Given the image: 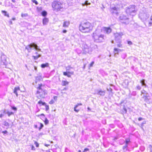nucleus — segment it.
Returning a JSON list of instances; mask_svg holds the SVG:
<instances>
[{
	"mask_svg": "<svg viewBox=\"0 0 152 152\" xmlns=\"http://www.w3.org/2000/svg\"><path fill=\"white\" fill-rule=\"evenodd\" d=\"M105 91H102L101 90H100L98 91L97 94L101 96H103L105 95Z\"/></svg>",
	"mask_w": 152,
	"mask_h": 152,
	"instance_id": "4468645a",
	"label": "nucleus"
},
{
	"mask_svg": "<svg viewBox=\"0 0 152 152\" xmlns=\"http://www.w3.org/2000/svg\"><path fill=\"white\" fill-rule=\"evenodd\" d=\"M141 93L142 94H147V92L145 91L144 90H143L142 91H141Z\"/></svg>",
	"mask_w": 152,
	"mask_h": 152,
	"instance_id": "58836bf2",
	"label": "nucleus"
},
{
	"mask_svg": "<svg viewBox=\"0 0 152 152\" xmlns=\"http://www.w3.org/2000/svg\"><path fill=\"white\" fill-rule=\"evenodd\" d=\"M44 87V86L42 84H40L39 85V86L37 87V93L39 94L40 97L42 98H44L45 95L47 94L46 91L43 89Z\"/></svg>",
	"mask_w": 152,
	"mask_h": 152,
	"instance_id": "7ed1b4c3",
	"label": "nucleus"
},
{
	"mask_svg": "<svg viewBox=\"0 0 152 152\" xmlns=\"http://www.w3.org/2000/svg\"><path fill=\"white\" fill-rule=\"evenodd\" d=\"M40 126L39 128V130H40L43 128V127L44 126L43 125L42 123H40Z\"/></svg>",
	"mask_w": 152,
	"mask_h": 152,
	"instance_id": "e433bc0d",
	"label": "nucleus"
},
{
	"mask_svg": "<svg viewBox=\"0 0 152 152\" xmlns=\"http://www.w3.org/2000/svg\"><path fill=\"white\" fill-rule=\"evenodd\" d=\"M25 49L27 50L28 53L31 52V50L33 49H35L39 51H41V49L38 45L34 43H32L28 45L26 47Z\"/></svg>",
	"mask_w": 152,
	"mask_h": 152,
	"instance_id": "20e7f679",
	"label": "nucleus"
},
{
	"mask_svg": "<svg viewBox=\"0 0 152 152\" xmlns=\"http://www.w3.org/2000/svg\"><path fill=\"white\" fill-rule=\"evenodd\" d=\"M110 11L113 14H115L117 15L118 14V11H119V8L116 7H111L110 9Z\"/></svg>",
	"mask_w": 152,
	"mask_h": 152,
	"instance_id": "1a4fd4ad",
	"label": "nucleus"
},
{
	"mask_svg": "<svg viewBox=\"0 0 152 152\" xmlns=\"http://www.w3.org/2000/svg\"><path fill=\"white\" fill-rule=\"evenodd\" d=\"M35 144L36 147H39V144L37 142H35Z\"/></svg>",
	"mask_w": 152,
	"mask_h": 152,
	"instance_id": "09e8293b",
	"label": "nucleus"
},
{
	"mask_svg": "<svg viewBox=\"0 0 152 152\" xmlns=\"http://www.w3.org/2000/svg\"><path fill=\"white\" fill-rule=\"evenodd\" d=\"M22 17H26L28 16V14L27 13L22 14L21 15Z\"/></svg>",
	"mask_w": 152,
	"mask_h": 152,
	"instance_id": "c9c22d12",
	"label": "nucleus"
},
{
	"mask_svg": "<svg viewBox=\"0 0 152 152\" xmlns=\"http://www.w3.org/2000/svg\"><path fill=\"white\" fill-rule=\"evenodd\" d=\"M69 82H67L66 81L63 80L62 81L61 84L63 86H66V85H68Z\"/></svg>",
	"mask_w": 152,
	"mask_h": 152,
	"instance_id": "b1692460",
	"label": "nucleus"
},
{
	"mask_svg": "<svg viewBox=\"0 0 152 152\" xmlns=\"http://www.w3.org/2000/svg\"><path fill=\"white\" fill-rule=\"evenodd\" d=\"M48 22V18H45L43 20V24L44 25H46Z\"/></svg>",
	"mask_w": 152,
	"mask_h": 152,
	"instance_id": "aec40b11",
	"label": "nucleus"
},
{
	"mask_svg": "<svg viewBox=\"0 0 152 152\" xmlns=\"http://www.w3.org/2000/svg\"><path fill=\"white\" fill-rule=\"evenodd\" d=\"M139 18L142 21H146L149 17V15L145 10L141 11L139 15Z\"/></svg>",
	"mask_w": 152,
	"mask_h": 152,
	"instance_id": "423d86ee",
	"label": "nucleus"
},
{
	"mask_svg": "<svg viewBox=\"0 0 152 152\" xmlns=\"http://www.w3.org/2000/svg\"><path fill=\"white\" fill-rule=\"evenodd\" d=\"M128 145L126 144H125V145L123 146V149L124 152L127 150Z\"/></svg>",
	"mask_w": 152,
	"mask_h": 152,
	"instance_id": "bb28decb",
	"label": "nucleus"
},
{
	"mask_svg": "<svg viewBox=\"0 0 152 152\" xmlns=\"http://www.w3.org/2000/svg\"><path fill=\"white\" fill-rule=\"evenodd\" d=\"M41 14L42 16H45L47 15V12L45 11H44L42 12Z\"/></svg>",
	"mask_w": 152,
	"mask_h": 152,
	"instance_id": "7c9ffc66",
	"label": "nucleus"
},
{
	"mask_svg": "<svg viewBox=\"0 0 152 152\" xmlns=\"http://www.w3.org/2000/svg\"><path fill=\"white\" fill-rule=\"evenodd\" d=\"M120 19L121 20H126L128 19V18L127 16L122 15L120 16Z\"/></svg>",
	"mask_w": 152,
	"mask_h": 152,
	"instance_id": "dca6fc26",
	"label": "nucleus"
},
{
	"mask_svg": "<svg viewBox=\"0 0 152 152\" xmlns=\"http://www.w3.org/2000/svg\"><path fill=\"white\" fill-rule=\"evenodd\" d=\"M107 90L108 91H112V89L110 88L109 89L107 88Z\"/></svg>",
	"mask_w": 152,
	"mask_h": 152,
	"instance_id": "bf43d9fd",
	"label": "nucleus"
},
{
	"mask_svg": "<svg viewBox=\"0 0 152 152\" xmlns=\"http://www.w3.org/2000/svg\"><path fill=\"white\" fill-rule=\"evenodd\" d=\"M44 122L45 124V125H47L49 121L47 118H45L44 121Z\"/></svg>",
	"mask_w": 152,
	"mask_h": 152,
	"instance_id": "f704fd0d",
	"label": "nucleus"
},
{
	"mask_svg": "<svg viewBox=\"0 0 152 152\" xmlns=\"http://www.w3.org/2000/svg\"><path fill=\"white\" fill-rule=\"evenodd\" d=\"M31 1L33 2V3H35L36 5H37L38 4V2L36 0H31Z\"/></svg>",
	"mask_w": 152,
	"mask_h": 152,
	"instance_id": "a19ab883",
	"label": "nucleus"
},
{
	"mask_svg": "<svg viewBox=\"0 0 152 152\" xmlns=\"http://www.w3.org/2000/svg\"><path fill=\"white\" fill-rule=\"evenodd\" d=\"M19 90H20V88L19 87H15L14 88V93L15 94L17 97H18V96L17 91Z\"/></svg>",
	"mask_w": 152,
	"mask_h": 152,
	"instance_id": "f3484780",
	"label": "nucleus"
},
{
	"mask_svg": "<svg viewBox=\"0 0 152 152\" xmlns=\"http://www.w3.org/2000/svg\"><path fill=\"white\" fill-rule=\"evenodd\" d=\"M102 31H103V32L106 34H109L111 33L112 31L111 29L109 27H103L102 29Z\"/></svg>",
	"mask_w": 152,
	"mask_h": 152,
	"instance_id": "f8f14e48",
	"label": "nucleus"
},
{
	"mask_svg": "<svg viewBox=\"0 0 152 152\" xmlns=\"http://www.w3.org/2000/svg\"><path fill=\"white\" fill-rule=\"evenodd\" d=\"M94 64V61H92L90 64L89 65V67H91L93 66V64Z\"/></svg>",
	"mask_w": 152,
	"mask_h": 152,
	"instance_id": "4c0bfd02",
	"label": "nucleus"
},
{
	"mask_svg": "<svg viewBox=\"0 0 152 152\" xmlns=\"http://www.w3.org/2000/svg\"><path fill=\"white\" fill-rule=\"evenodd\" d=\"M4 125L6 126L7 127H9V124L6 121H5L4 122Z\"/></svg>",
	"mask_w": 152,
	"mask_h": 152,
	"instance_id": "72a5a7b5",
	"label": "nucleus"
},
{
	"mask_svg": "<svg viewBox=\"0 0 152 152\" xmlns=\"http://www.w3.org/2000/svg\"><path fill=\"white\" fill-rule=\"evenodd\" d=\"M66 32H67L66 30H64L63 31V33H66Z\"/></svg>",
	"mask_w": 152,
	"mask_h": 152,
	"instance_id": "680f3d73",
	"label": "nucleus"
},
{
	"mask_svg": "<svg viewBox=\"0 0 152 152\" xmlns=\"http://www.w3.org/2000/svg\"><path fill=\"white\" fill-rule=\"evenodd\" d=\"M92 26L88 22L83 21L81 23L79 26V30L83 33H89L92 30Z\"/></svg>",
	"mask_w": 152,
	"mask_h": 152,
	"instance_id": "f257e3e1",
	"label": "nucleus"
},
{
	"mask_svg": "<svg viewBox=\"0 0 152 152\" xmlns=\"http://www.w3.org/2000/svg\"><path fill=\"white\" fill-rule=\"evenodd\" d=\"M2 133L4 134H6L7 133V131L5 130L4 131H2Z\"/></svg>",
	"mask_w": 152,
	"mask_h": 152,
	"instance_id": "603ef678",
	"label": "nucleus"
},
{
	"mask_svg": "<svg viewBox=\"0 0 152 152\" xmlns=\"http://www.w3.org/2000/svg\"><path fill=\"white\" fill-rule=\"evenodd\" d=\"M57 96H54L53 97L54 99L56 100L57 99Z\"/></svg>",
	"mask_w": 152,
	"mask_h": 152,
	"instance_id": "052dcab7",
	"label": "nucleus"
},
{
	"mask_svg": "<svg viewBox=\"0 0 152 152\" xmlns=\"http://www.w3.org/2000/svg\"><path fill=\"white\" fill-rule=\"evenodd\" d=\"M146 121H143L141 124V125L142 126H143V125L145 124Z\"/></svg>",
	"mask_w": 152,
	"mask_h": 152,
	"instance_id": "864d4df0",
	"label": "nucleus"
},
{
	"mask_svg": "<svg viewBox=\"0 0 152 152\" xmlns=\"http://www.w3.org/2000/svg\"><path fill=\"white\" fill-rule=\"evenodd\" d=\"M70 24L69 21H66L64 22L63 24V26L64 27H68Z\"/></svg>",
	"mask_w": 152,
	"mask_h": 152,
	"instance_id": "a211bd4d",
	"label": "nucleus"
},
{
	"mask_svg": "<svg viewBox=\"0 0 152 152\" xmlns=\"http://www.w3.org/2000/svg\"><path fill=\"white\" fill-rule=\"evenodd\" d=\"M92 37L94 41L97 42H103L106 39V37L104 34L99 33L97 30L93 33Z\"/></svg>",
	"mask_w": 152,
	"mask_h": 152,
	"instance_id": "f03ea898",
	"label": "nucleus"
},
{
	"mask_svg": "<svg viewBox=\"0 0 152 152\" xmlns=\"http://www.w3.org/2000/svg\"><path fill=\"white\" fill-rule=\"evenodd\" d=\"M77 107H76V106H75L74 108V110L76 112H78L79 111V110H77L76 108Z\"/></svg>",
	"mask_w": 152,
	"mask_h": 152,
	"instance_id": "37998d69",
	"label": "nucleus"
},
{
	"mask_svg": "<svg viewBox=\"0 0 152 152\" xmlns=\"http://www.w3.org/2000/svg\"><path fill=\"white\" fill-rule=\"evenodd\" d=\"M130 60L131 61H134V62H136V61L137 60V58L133 57H131L130 58Z\"/></svg>",
	"mask_w": 152,
	"mask_h": 152,
	"instance_id": "473e14b6",
	"label": "nucleus"
},
{
	"mask_svg": "<svg viewBox=\"0 0 152 152\" xmlns=\"http://www.w3.org/2000/svg\"><path fill=\"white\" fill-rule=\"evenodd\" d=\"M2 13L4 14L5 16H7V17L9 18L10 16L7 12L4 10H2L1 11Z\"/></svg>",
	"mask_w": 152,
	"mask_h": 152,
	"instance_id": "5701e85b",
	"label": "nucleus"
},
{
	"mask_svg": "<svg viewBox=\"0 0 152 152\" xmlns=\"http://www.w3.org/2000/svg\"><path fill=\"white\" fill-rule=\"evenodd\" d=\"M10 6L13 9V10L14 11H15L16 12H18V10H16L15 11V9L17 8V7H15V6L12 4H11Z\"/></svg>",
	"mask_w": 152,
	"mask_h": 152,
	"instance_id": "393cba45",
	"label": "nucleus"
},
{
	"mask_svg": "<svg viewBox=\"0 0 152 152\" xmlns=\"http://www.w3.org/2000/svg\"><path fill=\"white\" fill-rule=\"evenodd\" d=\"M9 23L10 24H12V21L11 20H10L9 21Z\"/></svg>",
	"mask_w": 152,
	"mask_h": 152,
	"instance_id": "e2e57ef3",
	"label": "nucleus"
},
{
	"mask_svg": "<svg viewBox=\"0 0 152 152\" xmlns=\"http://www.w3.org/2000/svg\"><path fill=\"white\" fill-rule=\"evenodd\" d=\"M82 5L83 6H84L85 5H86V4L85 3V2L84 3H82Z\"/></svg>",
	"mask_w": 152,
	"mask_h": 152,
	"instance_id": "69168bd1",
	"label": "nucleus"
},
{
	"mask_svg": "<svg viewBox=\"0 0 152 152\" xmlns=\"http://www.w3.org/2000/svg\"><path fill=\"white\" fill-rule=\"evenodd\" d=\"M54 103V101L53 100H51L50 101L49 103L50 104H52Z\"/></svg>",
	"mask_w": 152,
	"mask_h": 152,
	"instance_id": "49530a36",
	"label": "nucleus"
},
{
	"mask_svg": "<svg viewBox=\"0 0 152 152\" xmlns=\"http://www.w3.org/2000/svg\"><path fill=\"white\" fill-rule=\"evenodd\" d=\"M135 7L134 5H130L127 7L125 11L126 13L132 16L135 15L137 10Z\"/></svg>",
	"mask_w": 152,
	"mask_h": 152,
	"instance_id": "39448f33",
	"label": "nucleus"
},
{
	"mask_svg": "<svg viewBox=\"0 0 152 152\" xmlns=\"http://www.w3.org/2000/svg\"><path fill=\"white\" fill-rule=\"evenodd\" d=\"M128 44L129 45H131L132 44V42L131 41H129L128 42Z\"/></svg>",
	"mask_w": 152,
	"mask_h": 152,
	"instance_id": "5fc2aeb1",
	"label": "nucleus"
},
{
	"mask_svg": "<svg viewBox=\"0 0 152 152\" xmlns=\"http://www.w3.org/2000/svg\"><path fill=\"white\" fill-rule=\"evenodd\" d=\"M11 108L12 110H15V111H17V108L15 107V106H12Z\"/></svg>",
	"mask_w": 152,
	"mask_h": 152,
	"instance_id": "ea45409f",
	"label": "nucleus"
},
{
	"mask_svg": "<svg viewBox=\"0 0 152 152\" xmlns=\"http://www.w3.org/2000/svg\"><path fill=\"white\" fill-rule=\"evenodd\" d=\"M86 64H84V66H83V69H85V67H86Z\"/></svg>",
	"mask_w": 152,
	"mask_h": 152,
	"instance_id": "338daca9",
	"label": "nucleus"
},
{
	"mask_svg": "<svg viewBox=\"0 0 152 152\" xmlns=\"http://www.w3.org/2000/svg\"><path fill=\"white\" fill-rule=\"evenodd\" d=\"M140 83L142 84V86H145V87H147V85L145 83V80L143 79L141 80L140 81Z\"/></svg>",
	"mask_w": 152,
	"mask_h": 152,
	"instance_id": "412c9836",
	"label": "nucleus"
},
{
	"mask_svg": "<svg viewBox=\"0 0 152 152\" xmlns=\"http://www.w3.org/2000/svg\"><path fill=\"white\" fill-rule=\"evenodd\" d=\"M82 48L84 51L87 53H90L91 52V48L85 43H83L82 45Z\"/></svg>",
	"mask_w": 152,
	"mask_h": 152,
	"instance_id": "9d476101",
	"label": "nucleus"
},
{
	"mask_svg": "<svg viewBox=\"0 0 152 152\" xmlns=\"http://www.w3.org/2000/svg\"><path fill=\"white\" fill-rule=\"evenodd\" d=\"M121 51V50L120 49H117L116 48H114V53L115 55V54H118V52Z\"/></svg>",
	"mask_w": 152,
	"mask_h": 152,
	"instance_id": "4be33fe9",
	"label": "nucleus"
},
{
	"mask_svg": "<svg viewBox=\"0 0 152 152\" xmlns=\"http://www.w3.org/2000/svg\"><path fill=\"white\" fill-rule=\"evenodd\" d=\"M74 74L73 71L69 72V69L66 68V72H63V75L65 76H67L68 77H71V75H73Z\"/></svg>",
	"mask_w": 152,
	"mask_h": 152,
	"instance_id": "9b49d317",
	"label": "nucleus"
},
{
	"mask_svg": "<svg viewBox=\"0 0 152 152\" xmlns=\"http://www.w3.org/2000/svg\"><path fill=\"white\" fill-rule=\"evenodd\" d=\"M41 56V55L38 54L37 56H33L32 57L34 58V60H37L38 58Z\"/></svg>",
	"mask_w": 152,
	"mask_h": 152,
	"instance_id": "cd10ccee",
	"label": "nucleus"
},
{
	"mask_svg": "<svg viewBox=\"0 0 152 152\" xmlns=\"http://www.w3.org/2000/svg\"><path fill=\"white\" fill-rule=\"evenodd\" d=\"M85 2L86 4V5H89L91 4V3L88 2V1H86Z\"/></svg>",
	"mask_w": 152,
	"mask_h": 152,
	"instance_id": "a18cd8bd",
	"label": "nucleus"
},
{
	"mask_svg": "<svg viewBox=\"0 0 152 152\" xmlns=\"http://www.w3.org/2000/svg\"><path fill=\"white\" fill-rule=\"evenodd\" d=\"M148 26H151L152 25V15H151L150 19L148 20Z\"/></svg>",
	"mask_w": 152,
	"mask_h": 152,
	"instance_id": "6ab92c4d",
	"label": "nucleus"
},
{
	"mask_svg": "<svg viewBox=\"0 0 152 152\" xmlns=\"http://www.w3.org/2000/svg\"><path fill=\"white\" fill-rule=\"evenodd\" d=\"M2 116H3L2 114H0V118H1L2 117Z\"/></svg>",
	"mask_w": 152,
	"mask_h": 152,
	"instance_id": "774afa93",
	"label": "nucleus"
},
{
	"mask_svg": "<svg viewBox=\"0 0 152 152\" xmlns=\"http://www.w3.org/2000/svg\"><path fill=\"white\" fill-rule=\"evenodd\" d=\"M31 149L32 150H34L35 149L34 147V146H32V147Z\"/></svg>",
	"mask_w": 152,
	"mask_h": 152,
	"instance_id": "0e129e2a",
	"label": "nucleus"
},
{
	"mask_svg": "<svg viewBox=\"0 0 152 152\" xmlns=\"http://www.w3.org/2000/svg\"><path fill=\"white\" fill-rule=\"evenodd\" d=\"M35 79L36 80L35 83H37V81H40L42 79V78L41 76V74H39L38 76L35 77Z\"/></svg>",
	"mask_w": 152,
	"mask_h": 152,
	"instance_id": "2eb2a0df",
	"label": "nucleus"
},
{
	"mask_svg": "<svg viewBox=\"0 0 152 152\" xmlns=\"http://www.w3.org/2000/svg\"><path fill=\"white\" fill-rule=\"evenodd\" d=\"M52 7L54 10L58 11L63 8L62 4L60 2L55 1L52 4Z\"/></svg>",
	"mask_w": 152,
	"mask_h": 152,
	"instance_id": "0eeeda50",
	"label": "nucleus"
},
{
	"mask_svg": "<svg viewBox=\"0 0 152 152\" xmlns=\"http://www.w3.org/2000/svg\"><path fill=\"white\" fill-rule=\"evenodd\" d=\"M89 150V149L88 148H86L84 149V151H85L86 152V151H88Z\"/></svg>",
	"mask_w": 152,
	"mask_h": 152,
	"instance_id": "4d7b16f0",
	"label": "nucleus"
},
{
	"mask_svg": "<svg viewBox=\"0 0 152 152\" xmlns=\"http://www.w3.org/2000/svg\"><path fill=\"white\" fill-rule=\"evenodd\" d=\"M1 61L3 63V64L6 65L7 64V59L6 56L4 54L2 55L1 56Z\"/></svg>",
	"mask_w": 152,
	"mask_h": 152,
	"instance_id": "ddd939ff",
	"label": "nucleus"
},
{
	"mask_svg": "<svg viewBox=\"0 0 152 152\" xmlns=\"http://www.w3.org/2000/svg\"><path fill=\"white\" fill-rule=\"evenodd\" d=\"M82 105V104L81 103H78L75 106H76V107H77L79 106Z\"/></svg>",
	"mask_w": 152,
	"mask_h": 152,
	"instance_id": "3c124183",
	"label": "nucleus"
},
{
	"mask_svg": "<svg viewBox=\"0 0 152 152\" xmlns=\"http://www.w3.org/2000/svg\"><path fill=\"white\" fill-rule=\"evenodd\" d=\"M123 34L122 33H117L114 34L115 40L117 42L120 43L121 42V39Z\"/></svg>",
	"mask_w": 152,
	"mask_h": 152,
	"instance_id": "6e6552de",
	"label": "nucleus"
},
{
	"mask_svg": "<svg viewBox=\"0 0 152 152\" xmlns=\"http://www.w3.org/2000/svg\"><path fill=\"white\" fill-rule=\"evenodd\" d=\"M130 139H126L125 140V144L128 145L129 143L130 142Z\"/></svg>",
	"mask_w": 152,
	"mask_h": 152,
	"instance_id": "2f4dec72",
	"label": "nucleus"
},
{
	"mask_svg": "<svg viewBox=\"0 0 152 152\" xmlns=\"http://www.w3.org/2000/svg\"><path fill=\"white\" fill-rule=\"evenodd\" d=\"M45 105V106L46 110V111L48 110L49 109V106L48 105H46V104Z\"/></svg>",
	"mask_w": 152,
	"mask_h": 152,
	"instance_id": "c03bdc74",
	"label": "nucleus"
},
{
	"mask_svg": "<svg viewBox=\"0 0 152 152\" xmlns=\"http://www.w3.org/2000/svg\"><path fill=\"white\" fill-rule=\"evenodd\" d=\"M143 119V118L141 117H140L138 119V120L139 121H141V120H142Z\"/></svg>",
	"mask_w": 152,
	"mask_h": 152,
	"instance_id": "6e6d98bb",
	"label": "nucleus"
},
{
	"mask_svg": "<svg viewBox=\"0 0 152 152\" xmlns=\"http://www.w3.org/2000/svg\"><path fill=\"white\" fill-rule=\"evenodd\" d=\"M67 68V69H69H69L72 68V67H71L70 66H69L67 67H66V69Z\"/></svg>",
	"mask_w": 152,
	"mask_h": 152,
	"instance_id": "13d9d810",
	"label": "nucleus"
},
{
	"mask_svg": "<svg viewBox=\"0 0 152 152\" xmlns=\"http://www.w3.org/2000/svg\"><path fill=\"white\" fill-rule=\"evenodd\" d=\"M136 88L138 90H140L141 89V87L139 85H137L136 86Z\"/></svg>",
	"mask_w": 152,
	"mask_h": 152,
	"instance_id": "79ce46f5",
	"label": "nucleus"
},
{
	"mask_svg": "<svg viewBox=\"0 0 152 152\" xmlns=\"http://www.w3.org/2000/svg\"><path fill=\"white\" fill-rule=\"evenodd\" d=\"M6 113L7 114L8 116L9 117H10L11 115L14 114V113L13 112H10L8 111Z\"/></svg>",
	"mask_w": 152,
	"mask_h": 152,
	"instance_id": "c85d7f7f",
	"label": "nucleus"
},
{
	"mask_svg": "<svg viewBox=\"0 0 152 152\" xmlns=\"http://www.w3.org/2000/svg\"><path fill=\"white\" fill-rule=\"evenodd\" d=\"M48 64L46 63L45 64H43L41 65V67L42 68H45V67H48Z\"/></svg>",
	"mask_w": 152,
	"mask_h": 152,
	"instance_id": "a878e982",
	"label": "nucleus"
},
{
	"mask_svg": "<svg viewBox=\"0 0 152 152\" xmlns=\"http://www.w3.org/2000/svg\"><path fill=\"white\" fill-rule=\"evenodd\" d=\"M38 104H41L42 105H45L46 104V103L45 102H43L41 100H40L38 102Z\"/></svg>",
	"mask_w": 152,
	"mask_h": 152,
	"instance_id": "c756f323",
	"label": "nucleus"
},
{
	"mask_svg": "<svg viewBox=\"0 0 152 152\" xmlns=\"http://www.w3.org/2000/svg\"><path fill=\"white\" fill-rule=\"evenodd\" d=\"M117 46L118 47H120V48H122V45L121 44H120V42L119 43V44H118L117 45Z\"/></svg>",
	"mask_w": 152,
	"mask_h": 152,
	"instance_id": "de8ad7c7",
	"label": "nucleus"
},
{
	"mask_svg": "<svg viewBox=\"0 0 152 152\" xmlns=\"http://www.w3.org/2000/svg\"><path fill=\"white\" fill-rule=\"evenodd\" d=\"M152 148V146L151 145H149V148L150 149L151 152H152V150L151 149Z\"/></svg>",
	"mask_w": 152,
	"mask_h": 152,
	"instance_id": "8fccbe9b",
	"label": "nucleus"
}]
</instances>
